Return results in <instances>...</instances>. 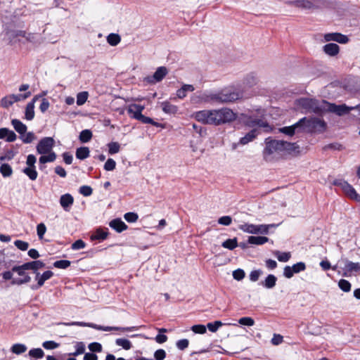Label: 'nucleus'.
Here are the masks:
<instances>
[{
	"label": "nucleus",
	"mask_w": 360,
	"mask_h": 360,
	"mask_svg": "<svg viewBox=\"0 0 360 360\" xmlns=\"http://www.w3.org/2000/svg\"><path fill=\"white\" fill-rule=\"evenodd\" d=\"M167 74V68L165 66H161L157 68L153 75L146 77L145 80L149 84H155L162 81Z\"/></svg>",
	"instance_id": "nucleus-13"
},
{
	"label": "nucleus",
	"mask_w": 360,
	"mask_h": 360,
	"mask_svg": "<svg viewBox=\"0 0 360 360\" xmlns=\"http://www.w3.org/2000/svg\"><path fill=\"white\" fill-rule=\"evenodd\" d=\"M240 121L247 127L254 129L255 127L262 128L265 131H269L271 127L264 120L263 115L256 116L253 114L242 113L240 115Z\"/></svg>",
	"instance_id": "nucleus-5"
},
{
	"label": "nucleus",
	"mask_w": 360,
	"mask_h": 360,
	"mask_svg": "<svg viewBox=\"0 0 360 360\" xmlns=\"http://www.w3.org/2000/svg\"><path fill=\"white\" fill-rule=\"evenodd\" d=\"M0 172L4 177L10 176L12 173L13 170L11 167L8 164H3L0 167Z\"/></svg>",
	"instance_id": "nucleus-44"
},
{
	"label": "nucleus",
	"mask_w": 360,
	"mask_h": 360,
	"mask_svg": "<svg viewBox=\"0 0 360 360\" xmlns=\"http://www.w3.org/2000/svg\"><path fill=\"white\" fill-rule=\"evenodd\" d=\"M176 345L179 349L184 350L188 347V346L189 345V341L187 339H181V340H178L176 342Z\"/></svg>",
	"instance_id": "nucleus-62"
},
{
	"label": "nucleus",
	"mask_w": 360,
	"mask_h": 360,
	"mask_svg": "<svg viewBox=\"0 0 360 360\" xmlns=\"http://www.w3.org/2000/svg\"><path fill=\"white\" fill-rule=\"evenodd\" d=\"M89 349L93 353L100 352L102 351V345L98 342H92L89 344Z\"/></svg>",
	"instance_id": "nucleus-64"
},
{
	"label": "nucleus",
	"mask_w": 360,
	"mask_h": 360,
	"mask_svg": "<svg viewBox=\"0 0 360 360\" xmlns=\"http://www.w3.org/2000/svg\"><path fill=\"white\" fill-rule=\"evenodd\" d=\"M108 153L110 155L118 153L120 150V144L117 142H110L108 144Z\"/></svg>",
	"instance_id": "nucleus-47"
},
{
	"label": "nucleus",
	"mask_w": 360,
	"mask_h": 360,
	"mask_svg": "<svg viewBox=\"0 0 360 360\" xmlns=\"http://www.w3.org/2000/svg\"><path fill=\"white\" fill-rule=\"evenodd\" d=\"M292 267L295 274H297L300 271H304L306 269V265L304 262H300L295 264Z\"/></svg>",
	"instance_id": "nucleus-61"
},
{
	"label": "nucleus",
	"mask_w": 360,
	"mask_h": 360,
	"mask_svg": "<svg viewBox=\"0 0 360 360\" xmlns=\"http://www.w3.org/2000/svg\"><path fill=\"white\" fill-rule=\"evenodd\" d=\"M144 108L145 107L141 105L131 104L127 108V112L131 116V117L139 120L141 116L142 115V111L144 110Z\"/></svg>",
	"instance_id": "nucleus-17"
},
{
	"label": "nucleus",
	"mask_w": 360,
	"mask_h": 360,
	"mask_svg": "<svg viewBox=\"0 0 360 360\" xmlns=\"http://www.w3.org/2000/svg\"><path fill=\"white\" fill-rule=\"evenodd\" d=\"M162 110L167 114L174 115L178 112V107L165 101L162 103Z\"/></svg>",
	"instance_id": "nucleus-30"
},
{
	"label": "nucleus",
	"mask_w": 360,
	"mask_h": 360,
	"mask_svg": "<svg viewBox=\"0 0 360 360\" xmlns=\"http://www.w3.org/2000/svg\"><path fill=\"white\" fill-rule=\"evenodd\" d=\"M15 245L20 250L25 251L28 249L29 243L25 241L17 240L14 242Z\"/></svg>",
	"instance_id": "nucleus-59"
},
{
	"label": "nucleus",
	"mask_w": 360,
	"mask_h": 360,
	"mask_svg": "<svg viewBox=\"0 0 360 360\" xmlns=\"http://www.w3.org/2000/svg\"><path fill=\"white\" fill-rule=\"evenodd\" d=\"M222 247L229 250H233L238 246V241L237 238H231V239H227L224 242L222 243Z\"/></svg>",
	"instance_id": "nucleus-38"
},
{
	"label": "nucleus",
	"mask_w": 360,
	"mask_h": 360,
	"mask_svg": "<svg viewBox=\"0 0 360 360\" xmlns=\"http://www.w3.org/2000/svg\"><path fill=\"white\" fill-rule=\"evenodd\" d=\"M70 262L69 260H58L53 263V266L58 269H67L70 266Z\"/></svg>",
	"instance_id": "nucleus-51"
},
{
	"label": "nucleus",
	"mask_w": 360,
	"mask_h": 360,
	"mask_svg": "<svg viewBox=\"0 0 360 360\" xmlns=\"http://www.w3.org/2000/svg\"><path fill=\"white\" fill-rule=\"evenodd\" d=\"M338 286L344 292H349L351 290L350 283L345 279H340L339 281Z\"/></svg>",
	"instance_id": "nucleus-50"
},
{
	"label": "nucleus",
	"mask_w": 360,
	"mask_h": 360,
	"mask_svg": "<svg viewBox=\"0 0 360 360\" xmlns=\"http://www.w3.org/2000/svg\"><path fill=\"white\" fill-rule=\"evenodd\" d=\"M274 255L276 256L278 261L282 262H288L291 257L290 252H281L279 251H276Z\"/></svg>",
	"instance_id": "nucleus-43"
},
{
	"label": "nucleus",
	"mask_w": 360,
	"mask_h": 360,
	"mask_svg": "<svg viewBox=\"0 0 360 360\" xmlns=\"http://www.w3.org/2000/svg\"><path fill=\"white\" fill-rule=\"evenodd\" d=\"M360 264L358 262H352L349 260H345L344 267V272L342 276L345 277L351 276L352 274L359 273Z\"/></svg>",
	"instance_id": "nucleus-14"
},
{
	"label": "nucleus",
	"mask_w": 360,
	"mask_h": 360,
	"mask_svg": "<svg viewBox=\"0 0 360 360\" xmlns=\"http://www.w3.org/2000/svg\"><path fill=\"white\" fill-rule=\"evenodd\" d=\"M108 233L101 229H98L94 234L91 236L92 240H105L108 237Z\"/></svg>",
	"instance_id": "nucleus-33"
},
{
	"label": "nucleus",
	"mask_w": 360,
	"mask_h": 360,
	"mask_svg": "<svg viewBox=\"0 0 360 360\" xmlns=\"http://www.w3.org/2000/svg\"><path fill=\"white\" fill-rule=\"evenodd\" d=\"M194 89L193 85L184 84L181 89L176 91V96L179 98L182 99L186 96L187 92H192Z\"/></svg>",
	"instance_id": "nucleus-28"
},
{
	"label": "nucleus",
	"mask_w": 360,
	"mask_h": 360,
	"mask_svg": "<svg viewBox=\"0 0 360 360\" xmlns=\"http://www.w3.org/2000/svg\"><path fill=\"white\" fill-rule=\"evenodd\" d=\"M53 276V273L51 271H46L42 274L37 273L35 280L37 281V284L35 286H32V289L37 290L41 288L44 284V282L50 279Z\"/></svg>",
	"instance_id": "nucleus-16"
},
{
	"label": "nucleus",
	"mask_w": 360,
	"mask_h": 360,
	"mask_svg": "<svg viewBox=\"0 0 360 360\" xmlns=\"http://www.w3.org/2000/svg\"><path fill=\"white\" fill-rule=\"evenodd\" d=\"M27 350V347L22 344H15L11 347V352L16 354L24 353Z\"/></svg>",
	"instance_id": "nucleus-46"
},
{
	"label": "nucleus",
	"mask_w": 360,
	"mask_h": 360,
	"mask_svg": "<svg viewBox=\"0 0 360 360\" xmlns=\"http://www.w3.org/2000/svg\"><path fill=\"white\" fill-rule=\"evenodd\" d=\"M25 264V266L27 267L28 269V270H30V269L32 270L34 274H35V275L37 274V273H39L38 271V270L39 269L44 268L45 266V264L42 261H40V260L29 262H26Z\"/></svg>",
	"instance_id": "nucleus-24"
},
{
	"label": "nucleus",
	"mask_w": 360,
	"mask_h": 360,
	"mask_svg": "<svg viewBox=\"0 0 360 360\" xmlns=\"http://www.w3.org/2000/svg\"><path fill=\"white\" fill-rule=\"evenodd\" d=\"M109 225L112 229H115L118 233H121L123 231L127 230L128 228L125 223L122 221L120 218L112 219L109 223Z\"/></svg>",
	"instance_id": "nucleus-22"
},
{
	"label": "nucleus",
	"mask_w": 360,
	"mask_h": 360,
	"mask_svg": "<svg viewBox=\"0 0 360 360\" xmlns=\"http://www.w3.org/2000/svg\"><path fill=\"white\" fill-rule=\"evenodd\" d=\"M289 5L294 6L297 8L304 9H311L314 8V4L309 0H297L294 1L288 2Z\"/></svg>",
	"instance_id": "nucleus-21"
},
{
	"label": "nucleus",
	"mask_w": 360,
	"mask_h": 360,
	"mask_svg": "<svg viewBox=\"0 0 360 360\" xmlns=\"http://www.w3.org/2000/svg\"><path fill=\"white\" fill-rule=\"evenodd\" d=\"M121 41V37L117 34L111 33L107 37V41L111 46L117 45Z\"/></svg>",
	"instance_id": "nucleus-39"
},
{
	"label": "nucleus",
	"mask_w": 360,
	"mask_h": 360,
	"mask_svg": "<svg viewBox=\"0 0 360 360\" xmlns=\"http://www.w3.org/2000/svg\"><path fill=\"white\" fill-rule=\"evenodd\" d=\"M277 278L273 274H269L264 281L262 282L263 286L266 288H272L276 285Z\"/></svg>",
	"instance_id": "nucleus-32"
},
{
	"label": "nucleus",
	"mask_w": 360,
	"mask_h": 360,
	"mask_svg": "<svg viewBox=\"0 0 360 360\" xmlns=\"http://www.w3.org/2000/svg\"><path fill=\"white\" fill-rule=\"evenodd\" d=\"M116 344L118 346L122 347L125 349H129L131 347V342L125 338H118L116 340Z\"/></svg>",
	"instance_id": "nucleus-49"
},
{
	"label": "nucleus",
	"mask_w": 360,
	"mask_h": 360,
	"mask_svg": "<svg viewBox=\"0 0 360 360\" xmlns=\"http://www.w3.org/2000/svg\"><path fill=\"white\" fill-rule=\"evenodd\" d=\"M73 202L74 198L70 194L66 193L60 196V204L65 211L70 210V208L72 205Z\"/></svg>",
	"instance_id": "nucleus-19"
},
{
	"label": "nucleus",
	"mask_w": 360,
	"mask_h": 360,
	"mask_svg": "<svg viewBox=\"0 0 360 360\" xmlns=\"http://www.w3.org/2000/svg\"><path fill=\"white\" fill-rule=\"evenodd\" d=\"M236 117V113L228 108L204 112V123L210 124L220 125L234 121Z\"/></svg>",
	"instance_id": "nucleus-1"
},
{
	"label": "nucleus",
	"mask_w": 360,
	"mask_h": 360,
	"mask_svg": "<svg viewBox=\"0 0 360 360\" xmlns=\"http://www.w3.org/2000/svg\"><path fill=\"white\" fill-rule=\"evenodd\" d=\"M38 99V96H35L31 102L28 103L25 108V118L27 120H32L34 117V103Z\"/></svg>",
	"instance_id": "nucleus-23"
},
{
	"label": "nucleus",
	"mask_w": 360,
	"mask_h": 360,
	"mask_svg": "<svg viewBox=\"0 0 360 360\" xmlns=\"http://www.w3.org/2000/svg\"><path fill=\"white\" fill-rule=\"evenodd\" d=\"M333 184L339 186L349 198L357 202L360 201V195L356 193L355 189L347 181H345L341 179L335 180L334 181Z\"/></svg>",
	"instance_id": "nucleus-9"
},
{
	"label": "nucleus",
	"mask_w": 360,
	"mask_h": 360,
	"mask_svg": "<svg viewBox=\"0 0 360 360\" xmlns=\"http://www.w3.org/2000/svg\"><path fill=\"white\" fill-rule=\"evenodd\" d=\"M90 150L88 147H80L76 150V158L79 160H84L89 156Z\"/></svg>",
	"instance_id": "nucleus-31"
},
{
	"label": "nucleus",
	"mask_w": 360,
	"mask_h": 360,
	"mask_svg": "<svg viewBox=\"0 0 360 360\" xmlns=\"http://www.w3.org/2000/svg\"><path fill=\"white\" fill-rule=\"evenodd\" d=\"M29 356L31 358L41 359L44 356V351L40 348L32 349L30 350Z\"/></svg>",
	"instance_id": "nucleus-48"
},
{
	"label": "nucleus",
	"mask_w": 360,
	"mask_h": 360,
	"mask_svg": "<svg viewBox=\"0 0 360 360\" xmlns=\"http://www.w3.org/2000/svg\"><path fill=\"white\" fill-rule=\"evenodd\" d=\"M307 117L300 119L297 122L292 124L295 134L308 133V126L307 123Z\"/></svg>",
	"instance_id": "nucleus-20"
},
{
	"label": "nucleus",
	"mask_w": 360,
	"mask_h": 360,
	"mask_svg": "<svg viewBox=\"0 0 360 360\" xmlns=\"http://www.w3.org/2000/svg\"><path fill=\"white\" fill-rule=\"evenodd\" d=\"M243 97V92L235 86H229L217 94H210L204 96V101L217 103L234 102Z\"/></svg>",
	"instance_id": "nucleus-2"
},
{
	"label": "nucleus",
	"mask_w": 360,
	"mask_h": 360,
	"mask_svg": "<svg viewBox=\"0 0 360 360\" xmlns=\"http://www.w3.org/2000/svg\"><path fill=\"white\" fill-rule=\"evenodd\" d=\"M11 95L14 102L16 103V102H18V101H20L27 98L28 97L30 96L31 93L30 91H28L24 94H11Z\"/></svg>",
	"instance_id": "nucleus-54"
},
{
	"label": "nucleus",
	"mask_w": 360,
	"mask_h": 360,
	"mask_svg": "<svg viewBox=\"0 0 360 360\" xmlns=\"http://www.w3.org/2000/svg\"><path fill=\"white\" fill-rule=\"evenodd\" d=\"M308 133H323L326 131L327 124L323 120L317 117H307Z\"/></svg>",
	"instance_id": "nucleus-7"
},
{
	"label": "nucleus",
	"mask_w": 360,
	"mask_h": 360,
	"mask_svg": "<svg viewBox=\"0 0 360 360\" xmlns=\"http://www.w3.org/2000/svg\"><path fill=\"white\" fill-rule=\"evenodd\" d=\"M93 190L89 186H82L79 188V193L84 196H89L92 194Z\"/></svg>",
	"instance_id": "nucleus-63"
},
{
	"label": "nucleus",
	"mask_w": 360,
	"mask_h": 360,
	"mask_svg": "<svg viewBox=\"0 0 360 360\" xmlns=\"http://www.w3.org/2000/svg\"><path fill=\"white\" fill-rule=\"evenodd\" d=\"M11 124L13 125L15 130L20 134L21 136L22 134H25L27 131V126L23 124L20 120L13 119L11 120Z\"/></svg>",
	"instance_id": "nucleus-27"
},
{
	"label": "nucleus",
	"mask_w": 360,
	"mask_h": 360,
	"mask_svg": "<svg viewBox=\"0 0 360 360\" xmlns=\"http://www.w3.org/2000/svg\"><path fill=\"white\" fill-rule=\"evenodd\" d=\"M92 136L93 135L91 130L84 129L80 132L79 139L82 143H87L91 139Z\"/></svg>",
	"instance_id": "nucleus-34"
},
{
	"label": "nucleus",
	"mask_w": 360,
	"mask_h": 360,
	"mask_svg": "<svg viewBox=\"0 0 360 360\" xmlns=\"http://www.w3.org/2000/svg\"><path fill=\"white\" fill-rule=\"evenodd\" d=\"M257 82V77L253 74L248 75L243 80V83L248 86H252Z\"/></svg>",
	"instance_id": "nucleus-41"
},
{
	"label": "nucleus",
	"mask_w": 360,
	"mask_h": 360,
	"mask_svg": "<svg viewBox=\"0 0 360 360\" xmlns=\"http://www.w3.org/2000/svg\"><path fill=\"white\" fill-rule=\"evenodd\" d=\"M124 219L129 223L136 222L139 218V216L135 212H127L124 215Z\"/></svg>",
	"instance_id": "nucleus-53"
},
{
	"label": "nucleus",
	"mask_w": 360,
	"mask_h": 360,
	"mask_svg": "<svg viewBox=\"0 0 360 360\" xmlns=\"http://www.w3.org/2000/svg\"><path fill=\"white\" fill-rule=\"evenodd\" d=\"M20 139L22 141L23 143H30L36 139V136L33 132H27L20 136Z\"/></svg>",
	"instance_id": "nucleus-42"
},
{
	"label": "nucleus",
	"mask_w": 360,
	"mask_h": 360,
	"mask_svg": "<svg viewBox=\"0 0 360 360\" xmlns=\"http://www.w3.org/2000/svg\"><path fill=\"white\" fill-rule=\"evenodd\" d=\"M274 226V224H252L248 223H244L239 225L238 228L243 232L251 233V234H267L269 231V228Z\"/></svg>",
	"instance_id": "nucleus-6"
},
{
	"label": "nucleus",
	"mask_w": 360,
	"mask_h": 360,
	"mask_svg": "<svg viewBox=\"0 0 360 360\" xmlns=\"http://www.w3.org/2000/svg\"><path fill=\"white\" fill-rule=\"evenodd\" d=\"M324 103L326 111L335 113L338 116H342L344 115L348 114L351 110H352V107H349L345 104L336 105L335 103H330L326 101Z\"/></svg>",
	"instance_id": "nucleus-10"
},
{
	"label": "nucleus",
	"mask_w": 360,
	"mask_h": 360,
	"mask_svg": "<svg viewBox=\"0 0 360 360\" xmlns=\"http://www.w3.org/2000/svg\"><path fill=\"white\" fill-rule=\"evenodd\" d=\"M16 139L17 136L13 131L6 127L0 129V139H6L8 142H13Z\"/></svg>",
	"instance_id": "nucleus-18"
},
{
	"label": "nucleus",
	"mask_w": 360,
	"mask_h": 360,
	"mask_svg": "<svg viewBox=\"0 0 360 360\" xmlns=\"http://www.w3.org/2000/svg\"><path fill=\"white\" fill-rule=\"evenodd\" d=\"M298 148L295 143H290L281 140H271L266 143V147L263 152L264 158L266 161H271V155L274 153L282 151L292 153L298 149Z\"/></svg>",
	"instance_id": "nucleus-3"
},
{
	"label": "nucleus",
	"mask_w": 360,
	"mask_h": 360,
	"mask_svg": "<svg viewBox=\"0 0 360 360\" xmlns=\"http://www.w3.org/2000/svg\"><path fill=\"white\" fill-rule=\"evenodd\" d=\"M245 271L241 269H238L233 271V277L237 281H240L245 277Z\"/></svg>",
	"instance_id": "nucleus-60"
},
{
	"label": "nucleus",
	"mask_w": 360,
	"mask_h": 360,
	"mask_svg": "<svg viewBox=\"0 0 360 360\" xmlns=\"http://www.w3.org/2000/svg\"><path fill=\"white\" fill-rule=\"evenodd\" d=\"M258 130L255 128L249 131L245 136L240 139V143L242 145L248 144L249 142L252 141L258 135Z\"/></svg>",
	"instance_id": "nucleus-25"
},
{
	"label": "nucleus",
	"mask_w": 360,
	"mask_h": 360,
	"mask_svg": "<svg viewBox=\"0 0 360 360\" xmlns=\"http://www.w3.org/2000/svg\"><path fill=\"white\" fill-rule=\"evenodd\" d=\"M67 326H88L91 327L99 330L103 331H111V330H122V331H127V330H131L130 328H120V327H110V326H98L94 323H85V322H71L65 323Z\"/></svg>",
	"instance_id": "nucleus-11"
},
{
	"label": "nucleus",
	"mask_w": 360,
	"mask_h": 360,
	"mask_svg": "<svg viewBox=\"0 0 360 360\" xmlns=\"http://www.w3.org/2000/svg\"><path fill=\"white\" fill-rule=\"evenodd\" d=\"M326 101H319L314 98H301L295 101V104L299 108H302L307 112H314L316 114H322L326 111Z\"/></svg>",
	"instance_id": "nucleus-4"
},
{
	"label": "nucleus",
	"mask_w": 360,
	"mask_h": 360,
	"mask_svg": "<svg viewBox=\"0 0 360 360\" xmlns=\"http://www.w3.org/2000/svg\"><path fill=\"white\" fill-rule=\"evenodd\" d=\"M278 130H279L280 132L283 133L285 135H288V136H292L294 134H295V130H294V128H293L292 125V126H289V127H284L280 128Z\"/></svg>",
	"instance_id": "nucleus-58"
},
{
	"label": "nucleus",
	"mask_w": 360,
	"mask_h": 360,
	"mask_svg": "<svg viewBox=\"0 0 360 360\" xmlns=\"http://www.w3.org/2000/svg\"><path fill=\"white\" fill-rule=\"evenodd\" d=\"M238 323L247 326H252L255 324V321L251 317H242L238 320Z\"/></svg>",
	"instance_id": "nucleus-52"
},
{
	"label": "nucleus",
	"mask_w": 360,
	"mask_h": 360,
	"mask_svg": "<svg viewBox=\"0 0 360 360\" xmlns=\"http://www.w3.org/2000/svg\"><path fill=\"white\" fill-rule=\"evenodd\" d=\"M25 264L24 263L20 266H14L12 268V271L15 272L18 274V276L22 278H13L11 281L12 285H21L25 283H27L31 281V277L25 273L26 270H28L27 267L25 266Z\"/></svg>",
	"instance_id": "nucleus-8"
},
{
	"label": "nucleus",
	"mask_w": 360,
	"mask_h": 360,
	"mask_svg": "<svg viewBox=\"0 0 360 360\" xmlns=\"http://www.w3.org/2000/svg\"><path fill=\"white\" fill-rule=\"evenodd\" d=\"M55 141L51 137L41 139L37 146V151L39 154H47L52 150Z\"/></svg>",
	"instance_id": "nucleus-12"
},
{
	"label": "nucleus",
	"mask_w": 360,
	"mask_h": 360,
	"mask_svg": "<svg viewBox=\"0 0 360 360\" xmlns=\"http://www.w3.org/2000/svg\"><path fill=\"white\" fill-rule=\"evenodd\" d=\"M46 231V227L44 224L41 223L37 226V236L39 239H43L44 235Z\"/></svg>",
	"instance_id": "nucleus-57"
},
{
	"label": "nucleus",
	"mask_w": 360,
	"mask_h": 360,
	"mask_svg": "<svg viewBox=\"0 0 360 360\" xmlns=\"http://www.w3.org/2000/svg\"><path fill=\"white\" fill-rule=\"evenodd\" d=\"M48 154V155H41L39 158V161L40 164H45L46 162H51L55 161L56 159V154L52 150Z\"/></svg>",
	"instance_id": "nucleus-36"
},
{
	"label": "nucleus",
	"mask_w": 360,
	"mask_h": 360,
	"mask_svg": "<svg viewBox=\"0 0 360 360\" xmlns=\"http://www.w3.org/2000/svg\"><path fill=\"white\" fill-rule=\"evenodd\" d=\"M115 161L112 158H109L107 160L104 165V169L106 171H112L113 169H115Z\"/></svg>",
	"instance_id": "nucleus-55"
},
{
	"label": "nucleus",
	"mask_w": 360,
	"mask_h": 360,
	"mask_svg": "<svg viewBox=\"0 0 360 360\" xmlns=\"http://www.w3.org/2000/svg\"><path fill=\"white\" fill-rule=\"evenodd\" d=\"M248 243L252 245H263L269 241V238L266 236H249Z\"/></svg>",
	"instance_id": "nucleus-29"
},
{
	"label": "nucleus",
	"mask_w": 360,
	"mask_h": 360,
	"mask_svg": "<svg viewBox=\"0 0 360 360\" xmlns=\"http://www.w3.org/2000/svg\"><path fill=\"white\" fill-rule=\"evenodd\" d=\"M89 96L87 91L79 92L77 96V104L78 105H82L86 103Z\"/></svg>",
	"instance_id": "nucleus-45"
},
{
	"label": "nucleus",
	"mask_w": 360,
	"mask_h": 360,
	"mask_svg": "<svg viewBox=\"0 0 360 360\" xmlns=\"http://www.w3.org/2000/svg\"><path fill=\"white\" fill-rule=\"evenodd\" d=\"M324 52L330 56H336L340 51V47L338 44L334 43L327 44L323 46Z\"/></svg>",
	"instance_id": "nucleus-26"
},
{
	"label": "nucleus",
	"mask_w": 360,
	"mask_h": 360,
	"mask_svg": "<svg viewBox=\"0 0 360 360\" xmlns=\"http://www.w3.org/2000/svg\"><path fill=\"white\" fill-rule=\"evenodd\" d=\"M324 39L326 41H334L340 44H347L349 41L347 36L338 32L326 34Z\"/></svg>",
	"instance_id": "nucleus-15"
},
{
	"label": "nucleus",
	"mask_w": 360,
	"mask_h": 360,
	"mask_svg": "<svg viewBox=\"0 0 360 360\" xmlns=\"http://www.w3.org/2000/svg\"><path fill=\"white\" fill-rule=\"evenodd\" d=\"M223 325V323L220 321H215L214 322H210V323H208L206 326V327L204 326V333L206 332V328H207V329L212 332V333H214L216 332L219 327H221V326Z\"/></svg>",
	"instance_id": "nucleus-37"
},
{
	"label": "nucleus",
	"mask_w": 360,
	"mask_h": 360,
	"mask_svg": "<svg viewBox=\"0 0 360 360\" xmlns=\"http://www.w3.org/2000/svg\"><path fill=\"white\" fill-rule=\"evenodd\" d=\"M14 101L11 95H8L2 98L0 101V105L4 108H8L14 103Z\"/></svg>",
	"instance_id": "nucleus-40"
},
{
	"label": "nucleus",
	"mask_w": 360,
	"mask_h": 360,
	"mask_svg": "<svg viewBox=\"0 0 360 360\" xmlns=\"http://www.w3.org/2000/svg\"><path fill=\"white\" fill-rule=\"evenodd\" d=\"M22 172L32 181H34L37 178L38 173L36 170V167H25L23 169Z\"/></svg>",
	"instance_id": "nucleus-35"
},
{
	"label": "nucleus",
	"mask_w": 360,
	"mask_h": 360,
	"mask_svg": "<svg viewBox=\"0 0 360 360\" xmlns=\"http://www.w3.org/2000/svg\"><path fill=\"white\" fill-rule=\"evenodd\" d=\"M262 274L263 271L261 269L252 271L249 275L250 281L253 282L258 281Z\"/></svg>",
	"instance_id": "nucleus-56"
}]
</instances>
